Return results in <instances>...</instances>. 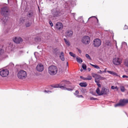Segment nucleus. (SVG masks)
Listing matches in <instances>:
<instances>
[{"mask_svg": "<svg viewBox=\"0 0 128 128\" xmlns=\"http://www.w3.org/2000/svg\"><path fill=\"white\" fill-rule=\"evenodd\" d=\"M124 64L126 66L128 67V59H126L125 60Z\"/></svg>", "mask_w": 128, "mask_h": 128, "instance_id": "nucleus-28", "label": "nucleus"}, {"mask_svg": "<svg viewBox=\"0 0 128 128\" xmlns=\"http://www.w3.org/2000/svg\"><path fill=\"white\" fill-rule=\"evenodd\" d=\"M90 41V38L89 36H85L83 37L82 39V42L85 44H88Z\"/></svg>", "mask_w": 128, "mask_h": 128, "instance_id": "nucleus-7", "label": "nucleus"}, {"mask_svg": "<svg viewBox=\"0 0 128 128\" xmlns=\"http://www.w3.org/2000/svg\"><path fill=\"white\" fill-rule=\"evenodd\" d=\"M71 14L73 16L74 18H75L74 16L75 15L76 13H71Z\"/></svg>", "mask_w": 128, "mask_h": 128, "instance_id": "nucleus-53", "label": "nucleus"}, {"mask_svg": "<svg viewBox=\"0 0 128 128\" xmlns=\"http://www.w3.org/2000/svg\"><path fill=\"white\" fill-rule=\"evenodd\" d=\"M106 68H105V70H104V71H102V73H105V72H106Z\"/></svg>", "mask_w": 128, "mask_h": 128, "instance_id": "nucleus-52", "label": "nucleus"}, {"mask_svg": "<svg viewBox=\"0 0 128 128\" xmlns=\"http://www.w3.org/2000/svg\"><path fill=\"white\" fill-rule=\"evenodd\" d=\"M58 71L56 66H50L48 68V72L51 75H54L56 74Z\"/></svg>", "mask_w": 128, "mask_h": 128, "instance_id": "nucleus-3", "label": "nucleus"}, {"mask_svg": "<svg viewBox=\"0 0 128 128\" xmlns=\"http://www.w3.org/2000/svg\"><path fill=\"white\" fill-rule=\"evenodd\" d=\"M80 71H81V72H82V69H80Z\"/></svg>", "mask_w": 128, "mask_h": 128, "instance_id": "nucleus-63", "label": "nucleus"}, {"mask_svg": "<svg viewBox=\"0 0 128 128\" xmlns=\"http://www.w3.org/2000/svg\"><path fill=\"white\" fill-rule=\"evenodd\" d=\"M60 58L62 61L64 60V54L63 52H61L60 55Z\"/></svg>", "mask_w": 128, "mask_h": 128, "instance_id": "nucleus-18", "label": "nucleus"}, {"mask_svg": "<svg viewBox=\"0 0 128 128\" xmlns=\"http://www.w3.org/2000/svg\"><path fill=\"white\" fill-rule=\"evenodd\" d=\"M128 29V26L126 25H125L124 28V29Z\"/></svg>", "mask_w": 128, "mask_h": 128, "instance_id": "nucleus-49", "label": "nucleus"}, {"mask_svg": "<svg viewBox=\"0 0 128 128\" xmlns=\"http://www.w3.org/2000/svg\"><path fill=\"white\" fill-rule=\"evenodd\" d=\"M52 87L54 88H59L60 87V83L59 84H56L55 85H53L52 86Z\"/></svg>", "mask_w": 128, "mask_h": 128, "instance_id": "nucleus-25", "label": "nucleus"}, {"mask_svg": "<svg viewBox=\"0 0 128 128\" xmlns=\"http://www.w3.org/2000/svg\"><path fill=\"white\" fill-rule=\"evenodd\" d=\"M74 94L76 96V97L78 98H83V96H82V95H77V94H76V93H74Z\"/></svg>", "mask_w": 128, "mask_h": 128, "instance_id": "nucleus-32", "label": "nucleus"}, {"mask_svg": "<svg viewBox=\"0 0 128 128\" xmlns=\"http://www.w3.org/2000/svg\"><path fill=\"white\" fill-rule=\"evenodd\" d=\"M66 65L67 66H68V62H67L66 63Z\"/></svg>", "mask_w": 128, "mask_h": 128, "instance_id": "nucleus-62", "label": "nucleus"}, {"mask_svg": "<svg viewBox=\"0 0 128 128\" xmlns=\"http://www.w3.org/2000/svg\"><path fill=\"white\" fill-rule=\"evenodd\" d=\"M41 38L39 37H37L35 38V41L37 43H38V42L40 41H41Z\"/></svg>", "mask_w": 128, "mask_h": 128, "instance_id": "nucleus-26", "label": "nucleus"}, {"mask_svg": "<svg viewBox=\"0 0 128 128\" xmlns=\"http://www.w3.org/2000/svg\"><path fill=\"white\" fill-rule=\"evenodd\" d=\"M88 70L89 71H90L91 70V68H88Z\"/></svg>", "mask_w": 128, "mask_h": 128, "instance_id": "nucleus-58", "label": "nucleus"}, {"mask_svg": "<svg viewBox=\"0 0 128 128\" xmlns=\"http://www.w3.org/2000/svg\"><path fill=\"white\" fill-rule=\"evenodd\" d=\"M112 75L114 76H118V74L116 72H113Z\"/></svg>", "mask_w": 128, "mask_h": 128, "instance_id": "nucleus-43", "label": "nucleus"}, {"mask_svg": "<svg viewBox=\"0 0 128 128\" xmlns=\"http://www.w3.org/2000/svg\"><path fill=\"white\" fill-rule=\"evenodd\" d=\"M49 22L50 26L52 27V26H53V24L51 21H49Z\"/></svg>", "mask_w": 128, "mask_h": 128, "instance_id": "nucleus-46", "label": "nucleus"}, {"mask_svg": "<svg viewBox=\"0 0 128 128\" xmlns=\"http://www.w3.org/2000/svg\"><path fill=\"white\" fill-rule=\"evenodd\" d=\"M116 48L117 49H118V46H117V43H116Z\"/></svg>", "mask_w": 128, "mask_h": 128, "instance_id": "nucleus-61", "label": "nucleus"}, {"mask_svg": "<svg viewBox=\"0 0 128 128\" xmlns=\"http://www.w3.org/2000/svg\"><path fill=\"white\" fill-rule=\"evenodd\" d=\"M44 66L41 64H38L36 67V70L40 72H42L44 70Z\"/></svg>", "mask_w": 128, "mask_h": 128, "instance_id": "nucleus-12", "label": "nucleus"}, {"mask_svg": "<svg viewBox=\"0 0 128 128\" xmlns=\"http://www.w3.org/2000/svg\"><path fill=\"white\" fill-rule=\"evenodd\" d=\"M90 100H97L98 99L97 98L92 97L90 98Z\"/></svg>", "mask_w": 128, "mask_h": 128, "instance_id": "nucleus-42", "label": "nucleus"}, {"mask_svg": "<svg viewBox=\"0 0 128 128\" xmlns=\"http://www.w3.org/2000/svg\"><path fill=\"white\" fill-rule=\"evenodd\" d=\"M90 64L91 66H93V67H94V64H92L90 63Z\"/></svg>", "mask_w": 128, "mask_h": 128, "instance_id": "nucleus-60", "label": "nucleus"}, {"mask_svg": "<svg viewBox=\"0 0 128 128\" xmlns=\"http://www.w3.org/2000/svg\"><path fill=\"white\" fill-rule=\"evenodd\" d=\"M14 64L12 62L10 63L9 64V66H10L11 68H12L14 67Z\"/></svg>", "mask_w": 128, "mask_h": 128, "instance_id": "nucleus-40", "label": "nucleus"}, {"mask_svg": "<svg viewBox=\"0 0 128 128\" xmlns=\"http://www.w3.org/2000/svg\"><path fill=\"white\" fill-rule=\"evenodd\" d=\"M73 34V32L72 30H68L65 32V36L66 37L71 38Z\"/></svg>", "mask_w": 128, "mask_h": 128, "instance_id": "nucleus-13", "label": "nucleus"}, {"mask_svg": "<svg viewBox=\"0 0 128 128\" xmlns=\"http://www.w3.org/2000/svg\"><path fill=\"white\" fill-rule=\"evenodd\" d=\"M69 54L71 56L74 58H75L76 56V54L73 53L72 52H70Z\"/></svg>", "mask_w": 128, "mask_h": 128, "instance_id": "nucleus-30", "label": "nucleus"}, {"mask_svg": "<svg viewBox=\"0 0 128 128\" xmlns=\"http://www.w3.org/2000/svg\"><path fill=\"white\" fill-rule=\"evenodd\" d=\"M28 16L29 17H34V14L33 13V12L32 11H30L28 12Z\"/></svg>", "mask_w": 128, "mask_h": 128, "instance_id": "nucleus-17", "label": "nucleus"}, {"mask_svg": "<svg viewBox=\"0 0 128 128\" xmlns=\"http://www.w3.org/2000/svg\"><path fill=\"white\" fill-rule=\"evenodd\" d=\"M27 76V74L26 71L24 70L20 71L18 74V76L20 79L25 78Z\"/></svg>", "mask_w": 128, "mask_h": 128, "instance_id": "nucleus-4", "label": "nucleus"}, {"mask_svg": "<svg viewBox=\"0 0 128 128\" xmlns=\"http://www.w3.org/2000/svg\"><path fill=\"white\" fill-rule=\"evenodd\" d=\"M24 18L22 17L20 19V23H23L24 22Z\"/></svg>", "mask_w": 128, "mask_h": 128, "instance_id": "nucleus-27", "label": "nucleus"}, {"mask_svg": "<svg viewBox=\"0 0 128 128\" xmlns=\"http://www.w3.org/2000/svg\"><path fill=\"white\" fill-rule=\"evenodd\" d=\"M32 23L29 22H27L26 23L25 25L26 27L30 26L31 24Z\"/></svg>", "mask_w": 128, "mask_h": 128, "instance_id": "nucleus-29", "label": "nucleus"}, {"mask_svg": "<svg viewBox=\"0 0 128 128\" xmlns=\"http://www.w3.org/2000/svg\"><path fill=\"white\" fill-rule=\"evenodd\" d=\"M86 78V80H91L92 78V76H88L87 77V78Z\"/></svg>", "mask_w": 128, "mask_h": 128, "instance_id": "nucleus-34", "label": "nucleus"}, {"mask_svg": "<svg viewBox=\"0 0 128 128\" xmlns=\"http://www.w3.org/2000/svg\"><path fill=\"white\" fill-rule=\"evenodd\" d=\"M128 103V99H120L119 102L116 104L114 106L115 107L118 106H122Z\"/></svg>", "mask_w": 128, "mask_h": 128, "instance_id": "nucleus-6", "label": "nucleus"}, {"mask_svg": "<svg viewBox=\"0 0 128 128\" xmlns=\"http://www.w3.org/2000/svg\"><path fill=\"white\" fill-rule=\"evenodd\" d=\"M123 45H126L127 46V44L125 42H122V46H123Z\"/></svg>", "mask_w": 128, "mask_h": 128, "instance_id": "nucleus-48", "label": "nucleus"}, {"mask_svg": "<svg viewBox=\"0 0 128 128\" xmlns=\"http://www.w3.org/2000/svg\"><path fill=\"white\" fill-rule=\"evenodd\" d=\"M55 27L58 30H62L63 27L62 24L61 22H58L56 24Z\"/></svg>", "mask_w": 128, "mask_h": 128, "instance_id": "nucleus-14", "label": "nucleus"}, {"mask_svg": "<svg viewBox=\"0 0 128 128\" xmlns=\"http://www.w3.org/2000/svg\"><path fill=\"white\" fill-rule=\"evenodd\" d=\"M86 58H87L88 59L91 60V58L90 56H89V55L88 54H86Z\"/></svg>", "mask_w": 128, "mask_h": 128, "instance_id": "nucleus-35", "label": "nucleus"}, {"mask_svg": "<svg viewBox=\"0 0 128 128\" xmlns=\"http://www.w3.org/2000/svg\"><path fill=\"white\" fill-rule=\"evenodd\" d=\"M109 92V90L108 88H106L104 87L102 89V95L108 94Z\"/></svg>", "mask_w": 128, "mask_h": 128, "instance_id": "nucleus-15", "label": "nucleus"}, {"mask_svg": "<svg viewBox=\"0 0 128 128\" xmlns=\"http://www.w3.org/2000/svg\"><path fill=\"white\" fill-rule=\"evenodd\" d=\"M13 41L16 44H20L22 42V40L21 38L19 37H15L13 38Z\"/></svg>", "mask_w": 128, "mask_h": 128, "instance_id": "nucleus-11", "label": "nucleus"}, {"mask_svg": "<svg viewBox=\"0 0 128 128\" xmlns=\"http://www.w3.org/2000/svg\"><path fill=\"white\" fill-rule=\"evenodd\" d=\"M122 77L123 78H128V76L125 75H124L122 76Z\"/></svg>", "mask_w": 128, "mask_h": 128, "instance_id": "nucleus-50", "label": "nucleus"}, {"mask_svg": "<svg viewBox=\"0 0 128 128\" xmlns=\"http://www.w3.org/2000/svg\"><path fill=\"white\" fill-rule=\"evenodd\" d=\"M9 74V71L7 69H4L0 71V75L2 77H6Z\"/></svg>", "mask_w": 128, "mask_h": 128, "instance_id": "nucleus-9", "label": "nucleus"}, {"mask_svg": "<svg viewBox=\"0 0 128 128\" xmlns=\"http://www.w3.org/2000/svg\"><path fill=\"white\" fill-rule=\"evenodd\" d=\"M78 52H79L80 53H81V51L80 50V49H79L78 50Z\"/></svg>", "mask_w": 128, "mask_h": 128, "instance_id": "nucleus-56", "label": "nucleus"}, {"mask_svg": "<svg viewBox=\"0 0 128 128\" xmlns=\"http://www.w3.org/2000/svg\"><path fill=\"white\" fill-rule=\"evenodd\" d=\"M106 44L108 46H110L111 43L110 42L107 41L106 42Z\"/></svg>", "mask_w": 128, "mask_h": 128, "instance_id": "nucleus-37", "label": "nucleus"}, {"mask_svg": "<svg viewBox=\"0 0 128 128\" xmlns=\"http://www.w3.org/2000/svg\"><path fill=\"white\" fill-rule=\"evenodd\" d=\"M95 82L96 83L97 85L99 87H101V85L100 84H99V82L98 81H97L96 79H95Z\"/></svg>", "mask_w": 128, "mask_h": 128, "instance_id": "nucleus-31", "label": "nucleus"}, {"mask_svg": "<svg viewBox=\"0 0 128 128\" xmlns=\"http://www.w3.org/2000/svg\"><path fill=\"white\" fill-rule=\"evenodd\" d=\"M76 59L77 62L80 64L83 61L82 60L81 58L78 57H76Z\"/></svg>", "mask_w": 128, "mask_h": 128, "instance_id": "nucleus-22", "label": "nucleus"}, {"mask_svg": "<svg viewBox=\"0 0 128 128\" xmlns=\"http://www.w3.org/2000/svg\"><path fill=\"white\" fill-rule=\"evenodd\" d=\"M13 44L12 43H10L9 44V47H10L11 48L13 47Z\"/></svg>", "mask_w": 128, "mask_h": 128, "instance_id": "nucleus-38", "label": "nucleus"}, {"mask_svg": "<svg viewBox=\"0 0 128 128\" xmlns=\"http://www.w3.org/2000/svg\"><path fill=\"white\" fill-rule=\"evenodd\" d=\"M113 63L115 65H118L122 63V60L120 58H114L113 60Z\"/></svg>", "mask_w": 128, "mask_h": 128, "instance_id": "nucleus-10", "label": "nucleus"}, {"mask_svg": "<svg viewBox=\"0 0 128 128\" xmlns=\"http://www.w3.org/2000/svg\"><path fill=\"white\" fill-rule=\"evenodd\" d=\"M98 74H102V71L101 70H100L98 72Z\"/></svg>", "mask_w": 128, "mask_h": 128, "instance_id": "nucleus-51", "label": "nucleus"}, {"mask_svg": "<svg viewBox=\"0 0 128 128\" xmlns=\"http://www.w3.org/2000/svg\"><path fill=\"white\" fill-rule=\"evenodd\" d=\"M10 10L9 8L7 6H4L1 9V14L2 16H4L3 18L0 16V22L3 25H5L8 21V18L6 16L8 14Z\"/></svg>", "mask_w": 128, "mask_h": 128, "instance_id": "nucleus-1", "label": "nucleus"}, {"mask_svg": "<svg viewBox=\"0 0 128 128\" xmlns=\"http://www.w3.org/2000/svg\"><path fill=\"white\" fill-rule=\"evenodd\" d=\"M74 87L73 86L70 85V87L64 88V90H67L69 91H72L73 90Z\"/></svg>", "mask_w": 128, "mask_h": 128, "instance_id": "nucleus-16", "label": "nucleus"}, {"mask_svg": "<svg viewBox=\"0 0 128 128\" xmlns=\"http://www.w3.org/2000/svg\"><path fill=\"white\" fill-rule=\"evenodd\" d=\"M96 92L97 94L99 96H101L102 95V90L101 91V92H100V89L98 88H97L96 89Z\"/></svg>", "mask_w": 128, "mask_h": 128, "instance_id": "nucleus-20", "label": "nucleus"}, {"mask_svg": "<svg viewBox=\"0 0 128 128\" xmlns=\"http://www.w3.org/2000/svg\"><path fill=\"white\" fill-rule=\"evenodd\" d=\"M111 88L112 89H115V87L114 86H111Z\"/></svg>", "mask_w": 128, "mask_h": 128, "instance_id": "nucleus-55", "label": "nucleus"}, {"mask_svg": "<svg viewBox=\"0 0 128 128\" xmlns=\"http://www.w3.org/2000/svg\"><path fill=\"white\" fill-rule=\"evenodd\" d=\"M92 18H96V19L97 20V24H96L97 25V26H99L100 25V24L98 23V18H96V17L95 16H92L90 17L88 19V21L89 20V19H91Z\"/></svg>", "mask_w": 128, "mask_h": 128, "instance_id": "nucleus-21", "label": "nucleus"}, {"mask_svg": "<svg viewBox=\"0 0 128 128\" xmlns=\"http://www.w3.org/2000/svg\"><path fill=\"white\" fill-rule=\"evenodd\" d=\"M20 52L22 53V51H20Z\"/></svg>", "mask_w": 128, "mask_h": 128, "instance_id": "nucleus-64", "label": "nucleus"}, {"mask_svg": "<svg viewBox=\"0 0 128 128\" xmlns=\"http://www.w3.org/2000/svg\"><path fill=\"white\" fill-rule=\"evenodd\" d=\"M121 90L122 92L124 91V86H122L120 87Z\"/></svg>", "mask_w": 128, "mask_h": 128, "instance_id": "nucleus-39", "label": "nucleus"}, {"mask_svg": "<svg viewBox=\"0 0 128 128\" xmlns=\"http://www.w3.org/2000/svg\"><path fill=\"white\" fill-rule=\"evenodd\" d=\"M82 67L83 69L84 70H86V64H83L82 66Z\"/></svg>", "mask_w": 128, "mask_h": 128, "instance_id": "nucleus-36", "label": "nucleus"}, {"mask_svg": "<svg viewBox=\"0 0 128 128\" xmlns=\"http://www.w3.org/2000/svg\"><path fill=\"white\" fill-rule=\"evenodd\" d=\"M64 40L66 44L68 46H70V43L69 42L68 40H67L65 38L64 39Z\"/></svg>", "mask_w": 128, "mask_h": 128, "instance_id": "nucleus-24", "label": "nucleus"}, {"mask_svg": "<svg viewBox=\"0 0 128 128\" xmlns=\"http://www.w3.org/2000/svg\"><path fill=\"white\" fill-rule=\"evenodd\" d=\"M94 67L98 69H100V68L96 65H94Z\"/></svg>", "mask_w": 128, "mask_h": 128, "instance_id": "nucleus-44", "label": "nucleus"}, {"mask_svg": "<svg viewBox=\"0 0 128 128\" xmlns=\"http://www.w3.org/2000/svg\"><path fill=\"white\" fill-rule=\"evenodd\" d=\"M75 93L76 94H78L79 93L78 91V90H76L75 92Z\"/></svg>", "mask_w": 128, "mask_h": 128, "instance_id": "nucleus-54", "label": "nucleus"}, {"mask_svg": "<svg viewBox=\"0 0 128 128\" xmlns=\"http://www.w3.org/2000/svg\"><path fill=\"white\" fill-rule=\"evenodd\" d=\"M79 85L81 87H86L87 85V84L86 82H80L79 84Z\"/></svg>", "mask_w": 128, "mask_h": 128, "instance_id": "nucleus-19", "label": "nucleus"}, {"mask_svg": "<svg viewBox=\"0 0 128 128\" xmlns=\"http://www.w3.org/2000/svg\"><path fill=\"white\" fill-rule=\"evenodd\" d=\"M80 78L83 80H86V78H84L82 76H80Z\"/></svg>", "mask_w": 128, "mask_h": 128, "instance_id": "nucleus-41", "label": "nucleus"}, {"mask_svg": "<svg viewBox=\"0 0 128 128\" xmlns=\"http://www.w3.org/2000/svg\"><path fill=\"white\" fill-rule=\"evenodd\" d=\"M93 44L95 47H99L101 44L100 40L98 38L95 39L93 41Z\"/></svg>", "mask_w": 128, "mask_h": 128, "instance_id": "nucleus-8", "label": "nucleus"}, {"mask_svg": "<svg viewBox=\"0 0 128 128\" xmlns=\"http://www.w3.org/2000/svg\"><path fill=\"white\" fill-rule=\"evenodd\" d=\"M115 89H116L117 90H118V87L117 86H116L115 87Z\"/></svg>", "mask_w": 128, "mask_h": 128, "instance_id": "nucleus-59", "label": "nucleus"}, {"mask_svg": "<svg viewBox=\"0 0 128 128\" xmlns=\"http://www.w3.org/2000/svg\"><path fill=\"white\" fill-rule=\"evenodd\" d=\"M60 84V88L62 90H64V88L70 87V84L71 83L68 81L64 80L61 81Z\"/></svg>", "mask_w": 128, "mask_h": 128, "instance_id": "nucleus-2", "label": "nucleus"}, {"mask_svg": "<svg viewBox=\"0 0 128 128\" xmlns=\"http://www.w3.org/2000/svg\"><path fill=\"white\" fill-rule=\"evenodd\" d=\"M44 92L48 93H51V92L49 90H44Z\"/></svg>", "mask_w": 128, "mask_h": 128, "instance_id": "nucleus-47", "label": "nucleus"}, {"mask_svg": "<svg viewBox=\"0 0 128 128\" xmlns=\"http://www.w3.org/2000/svg\"><path fill=\"white\" fill-rule=\"evenodd\" d=\"M95 75L96 76L95 79H102V77L100 75L96 74Z\"/></svg>", "mask_w": 128, "mask_h": 128, "instance_id": "nucleus-23", "label": "nucleus"}, {"mask_svg": "<svg viewBox=\"0 0 128 128\" xmlns=\"http://www.w3.org/2000/svg\"><path fill=\"white\" fill-rule=\"evenodd\" d=\"M54 50L55 51H57L58 50V49L56 48L54 49Z\"/></svg>", "mask_w": 128, "mask_h": 128, "instance_id": "nucleus-57", "label": "nucleus"}, {"mask_svg": "<svg viewBox=\"0 0 128 128\" xmlns=\"http://www.w3.org/2000/svg\"><path fill=\"white\" fill-rule=\"evenodd\" d=\"M4 52V50L2 48H0V56H1L2 55Z\"/></svg>", "mask_w": 128, "mask_h": 128, "instance_id": "nucleus-33", "label": "nucleus"}, {"mask_svg": "<svg viewBox=\"0 0 128 128\" xmlns=\"http://www.w3.org/2000/svg\"><path fill=\"white\" fill-rule=\"evenodd\" d=\"M106 72H107L108 73L112 75L113 73V71H110L107 70Z\"/></svg>", "mask_w": 128, "mask_h": 128, "instance_id": "nucleus-45", "label": "nucleus"}, {"mask_svg": "<svg viewBox=\"0 0 128 128\" xmlns=\"http://www.w3.org/2000/svg\"><path fill=\"white\" fill-rule=\"evenodd\" d=\"M52 16L54 17H57L60 15V10L58 8H54L51 10Z\"/></svg>", "mask_w": 128, "mask_h": 128, "instance_id": "nucleus-5", "label": "nucleus"}]
</instances>
